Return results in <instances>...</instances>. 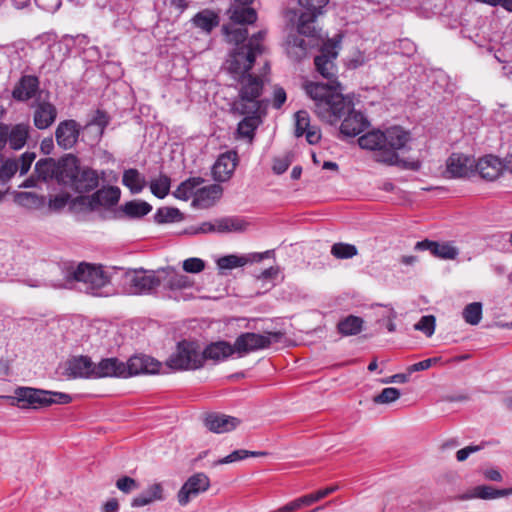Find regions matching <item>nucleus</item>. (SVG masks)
I'll use <instances>...</instances> for the list:
<instances>
[{"mask_svg":"<svg viewBox=\"0 0 512 512\" xmlns=\"http://www.w3.org/2000/svg\"><path fill=\"white\" fill-rule=\"evenodd\" d=\"M338 56V42L328 40L314 59L316 70L330 84L308 83L304 86L307 95L314 101V113L317 117L331 125L344 117L340 131L343 135L354 137L368 126L369 122L361 112L353 109L352 101L344 97L332 85L336 81L334 60Z\"/></svg>","mask_w":512,"mask_h":512,"instance_id":"nucleus-1","label":"nucleus"},{"mask_svg":"<svg viewBox=\"0 0 512 512\" xmlns=\"http://www.w3.org/2000/svg\"><path fill=\"white\" fill-rule=\"evenodd\" d=\"M409 140V132L394 126L384 132L370 131L358 139V144L362 149L373 151V159L378 163L418 171L421 168L420 161H407L398 155V151L403 149Z\"/></svg>","mask_w":512,"mask_h":512,"instance_id":"nucleus-2","label":"nucleus"},{"mask_svg":"<svg viewBox=\"0 0 512 512\" xmlns=\"http://www.w3.org/2000/svg\"><path fill=\"white\" fill-rule=\"evenodd\" d=\"M240 84L238 96L231 104L233 114H259L265 112L267 101L261 99L263 81L259 76L248 74L237 80Z\"/></svg>","mask_w":512,"mask_h":512,"instance_id":"nucleus-3","label":"nucleus"},{"mask_svg":"<svg viewBox=\"0 0 512 512\" xmlns=\"http://www.w3.org/2000/svg\"><path fill=\"white\" fill-rule=\"evenodd\" d=\"M10 399L12 400V405H16L22 409H37L52 404H68L72 401V397L69 394L32 387L16 388L14 396L10 397Z\"/></svg>","mask_w":512,"mask_h":512,"instance_id":"nucleus-4","label":"nucleus"},{"mask_svg":"<svg viewBox=\"0 0 512 512\" xmlns=\"http://www.w3.org/2000/svg\"><path fill=\"white\" fill-rule=\"evenodd\" d=\"M64 176L61 178V184L70 187L75 192L86 193L98 187L99 176L96 170L79 165L76 156L69 154L64 162Z\"/></svg>","mask_w":512,"mask_h":512,"instance_id":"nucleus-5","label":"nucleus"},{"mask_svg":"<svg viewBox=\"0 0 512 512\" xmlns=\"http://www.w3.org/2000/svg\"><path fill=\"white\" fill-rule=\"evenodd\" d=\"M67 281L81 282L86 293L99 295L98 291L109 283V276L102 266L79 263L76 267L70 266L67 269Z\"/></svg>","mask_w":512,"mask_h":512,"instance_id":"nucleus-6","label":"nucleus"},{"mask_svg":"<svg viewBox=\"0 0 512 512\" xmlns=\"http://www.w3.org/2000/svg\"><path fill=\"white\" fill-rule=\"evenodd\" d=\"M166 365L174 371L197 370L203 367V353L195 341H180L175 351L166 360Z\"/></svg>","mask_w":512,"mask_h":512,"instance_id":"nucleus-7","label":"nucleus"},{"mask_svg":"<svg viewBox=\"0 0 512 512\" xmlns=\"http://www.w3.org/2000/svg\"><path fill=\"white\" fill-rule=\"evenodd\" d=\"M283 335L280 331L266 332L265 334L245 332L236 338L234 349L236 354L242 357L251 352L270 347L273 342H279Z\"/></svg>","mask_w":512,"mask_h":512,"instance_id":"nucleus-8","label":"nucleus"},{"mask_svg":"<svg viewBox=\"0 0 512 512\" xmlns=\"http://www.w3.org/2000/svg\"><path fill=\"white\" fill-rule=\"evenodd\" d=\"M329 0H299L300 14L297 22V32L308 37L315 36V21L323 13Z\"/></svg>","mask_w":512,"mask_h":512,"instance_id":"nucleus-9","label":"nucleus"},{"mask_svg":"<svg viewBox=\"0 0 512 512\" xmlns=\"http://www.w3.org/2000/svg\"><path fill=\"white\" fill-rule=\"evenodd\" d=\"M258 55L245 45L236 47L226 62L227 70L235 80L247 76Z\"/></svg>","mask_w":512,"mask_h":512,"instance_id":"nucleus-10","label":"nucleus"},{"mask_svg":"<svg viewBox=\"0 0 512 512\" xmlns=\"http://www.w3.org/2000/svg\"><path fill=\"white\" fill-rule=\"evenodd\" d=\"M210 487L209 477L204 473H196L190 476L177 493L180 506H186L191 498L206 492Z\"/></svg>","mask_w":512,"mask_h":512,"instance_id":"nucleus-11","label":"nucleus"},{"mask_svg":"<svg viewBox=\"0 0 512 512\" xmlns=\"http://www.w3.org/2000/svg\"><path fill=\"white\" fill-rule=\"evenodd\" d=\"M161 363L147 355H134L124 362L125 378L136 376L139 374H155L158 373Z\"/></svg>","mask_w":512,"mask_h":512,"instance_id":"nucleus-12","label":"nucleus"},{"mask_svg":"<svg viewBox=\"0 0 512 512\" xmlns=\"http://www.w3.org/2000/svg\"><path fill=\"white\" fill-rule=\"evenodd\" d=\"M130 287L135 294H150L162 283L160 276L144 270L134 271L129 276Z\"/></svg>","mask_w":512,"mask_h":512,"instance_id":"nucleus-13","label":"nucleus"},{"mask_svg":"<svg viewBox=\"0 0 512 512\" xmlns=\"http://www.w3.org/2000/svg\"><path fill=\"white\" fill-rule=\"evenodd\" d=\"M475 160L462 153H452L446 161L450 178L469 177L474 172Z\"/></svg>","mask_w":512,"mask_h":512,"instance_id":"nucleus-14","label":"nucleus"},{"mask_svg":"<svg viewBox=\"0 0 512 512\" xmlns=\"http://www.w3.org/2000/svg\"><path fill=\"white\" fill-rule=\"evenodd\" d=\"M66 160L67 155L58 162L52 158L41 159L35 165V173L39 179L44 181L56 179L61 184V178L64 176V162Z\"/></svg>","mask_w":512,"mask_h":512,"instance_id":"nucleus-15","label":"nucleus"},{"mask_svg":"<svg viewBox=\"0 0 512 512\" xmlns=\"http://www.w3.org/2000/svg\"><path fill=\"white\" fill-rule=\"evenodd\" d=\"M79 133V125L75 120H64L55 131L57 144L65 150L71 149L76 144Z\"/></svg>","mask_w":512,"mask_h":512,"instance_id":"nucleus-16","label":"nucleus"},{"mask_svg":"<svg viewBox=\"0 0 512 512\" xmlns=\"http://www.w3.org/2000/svg\"><path fill=\"white\" fill-rule=\"evenodd\" d=\"M414 248L421 251L429 250L433 256L445 260H454L459 254L458 248L453 246L451 242L439 243L425 239L417 242Z\"/></svg>","mask_w":512,"mask_h":512,"instance_id":"nucleus-17","label":"nucleus"},{"mask_svg":"<svg viewBox=\"0 0 512 512\" xmlns=\"http://www.w3.org/2000/svg\"><path fill=\"white\" fill-rule=\"evenodd\" d=\"M240 423V419L221 413H210L204 418L205 427L209 431L217 434L230 432Z\"/></svg>","mask_w":512,"mask_h":512,"instance_id":"nucleus-18","label":"nucleus"},{"mask_svg":"<svg viewBox=\"0 0 512 512\" xmlns=\"http://www.w3.org/2000/svg\"><path fill=\"white\" fill-rule=\"evenodd\" d=\"M512 495V488L495 489L488 485H478L458 496V500L467 501L471 499L491 500Z\"/></svg>","mask_w":512,"mask_h":512,"instance_id":"nucleus-19","label":"nucleus"},{"mask_svg":"<svg viewBox=\"0 0 512 512\" xmlns=\"http://www.w3.org/2000/svg\"><path fill=\"white\" fill-rule=\"evenodd\" d=\"M57 118L56 107L48 101H39L34 105L33 123L37 129L50 127Z\"/></svg>","mask_w":512,"mask_h":512,"instance_id":"nucleus-20","label":"nucleus"},{"mask_svg":"<svg viewBox=\"0 0 512 512\" xmlns=\"http://www.w3.org/2000/svg\"><path fill=\"white\" fill-rule=\"evenodd\" d=\"M95 364L87 356L75 357L68 361L66 375L71 378H94Z\"/></svg>","mask_w":512,"mask_h":512,"instance_id":"nucleus-21","label":"nucleus"},{"mask_svg":"<svg viewBox=\"0 0 512 512\" xmlns=\"http://www.w3.org/2000/svg\"><path fill=\"white\" fill-rule=\"evenodd\" d=\"M223 189L219 184H211L196 190L192 205L206 209L215 204L222 196Z\"/></svg>","mask_w":512,"mask_h":512,"instance_id":"nucleus-22","label":"nucleus"},{"mask_svg":"<svg viewBox=\"0 0 512 512\" xmlns=\"http://www.w3.org/2000/svg\"><path fill=\"white\" fill-rule=\"evenodd\" d=\"M29 129V125L25 123L15 125L6 124L5 145L9 144V147L13 150L22 149L29 137Z\"/></svg>","mask_w":512,"mask_h":512,"instance_id":"nucleus-23","label":"nucleus"},{"mask_svg":"<svg viewBox=\"0 0 512 512\" xmlns=\"http://www.w3.org/2000/svg\"><path fill=\"white\" fill-rule=\"evenodd\" d=\"M482 179L487 181L496 180L503 171L502 161L495 156H485L474 166Z\"/></svg>","mask_w":512,"mask_h":512,"instance_id":"nucleus-24","label":"nucleus"},{"mask_svg":"<svg viewBox=\"0 0 512 512\" xmlns=\"http://www.w3.org/2000/svg\"><path fill=\"white\" fill-rule=\"evenodd\" d=\"M39 90V79L34 75L22 76L12 91V97L17 101H27L33 98Z\"/></svg>","mask_w":512,"mask_h":512,"instance_id":"nucleus-25","label":"nucleus"},{"mask_svg":"<svg viewBox=\"0 0 512 512\" xmlns=\"http://www.w3.org/2000/svg\"><path fill=\"white\" fill-rule=\"evenodd\" d=\"M107 377L125 378L124 362L112 357L102 359L98 364H95L94 378Z\"/></svg>","mask_w":512,"mask_h":512,"instance_id":"nucleus-26","label":"nucleus"},{"mask_svg":"<svg viewBox=\"0 0 512 512\" xmlns=\"http://www.w3.org/2000/svg\"><path fill=\"white\" fill-rule=\"evenodd\" d=\"M235 168L236 154H222L212 167L213 178L218 182H225L230 179Z\"/></svg>","mask_w":512,"mask_h":512,"instance_id":"nucleus-27","label":"nucleus"},{"mask_svg":"<svg viewBox=\"0 0 512 512\" xmlns=\"http://www.w3.org/2000/svg\"><path fill=\"white\" fill-rule=\"evenodd\" d=\"M239 4L232 5L228 14L230 20L234 24L245 25V24H253L257 20V13L255 9L248 7L254 0L249 3H244L240 0H236Z\"/></svg>","mask_w":512,"mask_h":512,"instance_id":"nucleus-28","label":"nucleus"},{"mask_svg":"<svg viewBox=\"0 0 512 512\" xmlns=\"http://www.w3.org/2000/svg\"><path fill=\"white\" fill-rule=\"evenodd\" d=\"M203 353V365L206 360H213L215 362L224 361L228 357L235 354L234 344L231 345L226 341L213 342L206 346Z\"/></svg>","mask_w":512,"mask_h":512,"instance_id":"nucleus-29","label":"nucleus"},{"mask_svg":"<svg viewBox=\"0 0 512 512\" xmlns=\"http://www.w3.org/2000/svg\"><path fill=\"white\" fill-rule=\"evenodd\" d=\"M164 286L171 291L181 290L192 286V281L188 276L177 272L174 268L167 267L160 271Z\"/></svg>","mask_w":512,"mask_h":512,"instance_id":"nucleus-30","label":"nucleus"},{"mask_svg":"<svg viewBox=\"0 0 512 512\" xmlns=\"http://www.w3.org/2000/svg\"><path fill=\"white\" fill-rule=\"evenodd\" d=\"M120 194L121 191L116 186L103 187L91 196L90 204L92 207H112L118 203Z\"/></svg>","mask_w":512,"mask_h":512,"instance_id":"nucleus-31","label":"nucleus"},{"mask_svg":"<svg viewBox=\"0 0 512 512\" xmlns=\"http://www.w3.org/2000/svg\"><path fill=\"white\" fill-rule=\"evenodd\" d=\"M302 34H289L285 48L287 55L294 61H300L306 57L309 44L301 37Z\"/></svg>","mask_w":512,"mask_h":512,"instance_id":"nucleus-32","label":"nucleus"},{"mask_svg":"<svg viewBox=\"0 0 512 512\" xmlns=\"http://www.w3.org/2000/svg\"><path fill=\"white\" fill-rule=\"evenodd\" d=\"M165 499L164 489L161 483H153L138 496L134 497L131 506L143 507L153 503L154 501H162Z\"/></svg>","mask_w":512,"mask_h":512,"instance_id":"nucleus-33","label":"nucleus"},{"mask_svg":"<svg viewBox=\"0 0 512 512\" xmlns=\"http://www.w3.org/2000/svg\"><path fill=\"white\" fill-rule=\"evenodd\" d=\"M192 24L205 33H210L219 25V15L210 9L199 11L193 18Z\"/></svg>","mask_w":512,"mask_h":512,"instance_id":"nucleus-34","label":"nucleus"},{"mask_svg":"<svg viewBox=\"0 0 512 512\" xmlns=\"http://www.w3.org/2000/svg\"><path fill=\"white\" fill-rule=\"evenodd\" d=\"M122 183L132 194L140 193L146 186L145 177L137 169L130 168L124 171Z\"/></svg>","mask_w":512,"mask_h":512,"instance_id":"nucleus-35","label":"nucleus"},{"mask_svg":"<svg viewBox=\"0 0 512 512\" xmlns=\"http://www.w3.org/2000/svg\"><path fill=\"white\" fill-rule=\"evenodd\" d=\"M262 114H265V112H260L259 114H242L245 117L238 124V134L241 137L252 139L255 130L261 123Z\"/></svg>","mask_w":512,"mask_h":512,"instance_id":"nucleus-36","label":"nucleus"},{"mask_svg":"<svg viewBox=\"0 0 512 512\" xmlns=\"http://www.w3.org/2000/svg\"><path fill=\"white\" fill-rule=\"evenodd\" d=\"M128 218H141L151 212L152 206L143 200H131L120 207Z\"/></svg>","mask_w":512,"mask_h":512,"instance_id":"nucleus-37","label":"nucleus"},{"mask_svg":"<svg viewBox=\"0 0 512 512\" xmlns=\"http://www.w3.org/2000/svg\"><path fill=\"white\" fill-rule=\"evenodd\" d=\"M364 321L361 317L349 315L337 324L338 332L343 336L359 334L363 329Z\"/></svg>","mask_w":512,"mask_h":512,"instance_id":"nucleus-38","label":"nucleus"},{"mask_svg":"<svg viewBox=\"0 0 512 512\" xmlns=\"http://www.w3.org/2000/svg\"><path fill=\"white\" fill-rule=\"evenodd\" d=\"M222 31L226 37V41L230 44H235L236 47L244 45L248 36L247 28L238 26V24H228L222 27Z\"/></svg>","mask_w":512,"mask_h":512,"instance_id":"nucleus-39","label":"nucleus"},{"mask_svg":"<svg viewBox=\"0 0 512 512\" xmlns=\"http://www.w3.org/2000/svg\"><path fill=\"white\" fill-rule=\"evenodd\" d=\"M204 182L201 177H191L183 181L173 192L175 198L180 200H188L191 196L195 197V189Z\"/></svg>","mask_w":512,"mask_h":512,"instance_id":"nucleus-40","label":"nucleus"},{"mask_svg":"<svg viewBox=\"0 0 512 512\" xmlns=\"http://www.w3.org/2000/svg\"><path fill=\"white\" fill-rule=\"evenodd\" d=\"M247 227V223L238 217H224L217 220V232H241Z\"/></svg>","mask_w":512,"mask_h":512,"instance_id":"nucleus-41","label":"nucleus"},{"mask_svg":"<svg viewBox=\"0 0 512 512\" xmlns=\"http://www.w3.org/2000/svg\"><path fill=\"white\" fill-rule=\"evenodd\" d=\"M182 219V213L174 207H161L154 215V221L158 224L178 222Z\"/></svg>","mask_w":512,"mask_h":512,"instance_id":"nucleus-42","label":"nucleus"},{"mask_svg":"<svg viewBox=\"0 0 512 512\" xmlns=\"http://www.w3.org/2000/svg\"><path fill=\"white\" fill-rule=\"evenodd\" d=\"M171 179L165 174H160L158 178L150 182V189L153 195L163 199L170 191Z\"/></svg>","mask_w":512,"mask_h":512,"instance_id":"nucleus-43","label":"nucleus"},{"mask_svg":"<svg viewBox=\"0 0 512 512\" xmlns=\"http://www.w3.org/2000/svg\"><path fill=\"white\" fill-rule=\"evenodd\" d=\"M248 262V259L245 256H238V255H226L223 257H220L217 260V266L220 270H231L237 267H242L246 265Z\"/></svg>","mask_w":512,"mask_h":512,"instance_id":"nucleus-44","label":"nucleus"},{"mask_svg":"<svg viewBox=\"0 0 512 512\" xmlns=\"http://www.w3.org/2000/svg\"><path fill=\"white\" fill-rule=\"evenodd\" d=\"M463 318L470 325H477L482 318V304L473 302L468 304L463 310Z\"/></svg>","mask_w":512,"mask_h":512,"instance_id":"nucleus-45","label":"nucleus"},{"mask_svg":"<svg viewBox=\"0 0 512 512\" xmlns=\"http://www.w3.org/2000/svg\"><path fill=\"white\" fill-rule=\"evenodd\" d=\"M331 254L337 259H349L356 256L358 250L355 245L340 242L331 247Z\"/></svg>","mask_w":512,"mask_h":512,"instance_id":"nucleus-46","label":"nucleus"},{"mask_svg":"<svg viewBox=\"0 0 512 512\" xmlns=\"http://www.w3.org/2000/svg\"><path fill=\"white\" fill-rule=\"evenodd\" d=\"M17 201L29 208H40L45 205L46 198L32 192H21L17 195Z\"/></svg>","mask_w":512,"mask_h":512,"instance_id":"nucleus-47","label":"nucleus"},{"mask_svg":"<svg viewBox=\"0 0 512 512\" xmlns=\"http://www.w3.org/2000/svg\"><path fill=\"white\" fill-rule=\"evenodd\" d=\"M401 392L394 387L384 388L381 393L374 396L373 402L376 404H389L399 399Z\"/></svg>","mask_w":512,"mask_h":512,"instance_id":"nucleus-48","label":"nucleus"},{"mask_svg":"<svg viewBox=\"0 0 512 512\" xmlns=\"http://www.w3.org/2000/svg\"><path fill=\"white\" fill-rule=\"evenodd\" d=\"M311 127L310 117L307 111L300 110L295 113V136L301 137Z\"/></svg>","mask_w":512,"mask_h":512,"instance_id":"nucleus-49","label":"nucleus"},{"mask_svg":"<svg viewBox=\"0 0 512 512\" xmlns=\"http://www.w3.org/2000/svg\"><path fill=\"white\" fill-rule=\"evenodd\" d=\"M436 319L433 315L422 316L421 319L414 325L415 330L423 332L427 337L433 335L435 331Z\"/></svg>","mask_w":512,"mask_h":512,"instance_id":"nucleus-50","label":"nucleus"},{"mask_svg":"<svg viewBox=\"0 0 512 512\" xmlns=\"http://www.w3.org/2000/svg\"><path fill=\"white\" fill-rule=\"evenodd\" d=\"M19 169L16 160L8 159L0 167V180L6 182L10 180Z\"/></svg>","mask_w":512,"mask_h":512,"instance_id":"nucleus-51","label":"nucleus"},{"mask_svg":"<svg viewBox=\"0 0 512 512\" xmlns=\"http://www.w3.org/2000/svg\"><path fill=\"white\" fill-rule=\"evenodd\" d=\"M266 36V31L261 30L256 34L252 35L249 39L248 43L245 46L254 52L256 55H261L263 53L264 47L262 45V41Z\"/></svg>","mask_w":512,"mask_h":512,"instance_id":"nucleus-52","label":"nucleus"},{"mask_svg":"<svg viewBox=\"0 0 512 512\" xmlns=\"http://www.w3.org/2000/svg\"><path fill=\"white\" fill-rule=\"evenodd\" d=\"M70 195L68 193H61L51 197L48 201V207L51 211H61L69 202Z\"/></svg>","mask_w":512,"mask_h":512,"instance_id":"nucleus-53","label":"nucleus"},{"mask_svg":"<svg viewBox=\"0 0 512 512\" xmlns=\"http://www.w3.org/2000/svg\"><path fill=\"white\" fill-rule=\"evenodd\" d=\"M247 457H248V450L239 449V450L233 451L226 457L215 461L213 465L217 466V465L229 464V463H233V462H237V461L246 459Z\"/></svg>","mask_w":512,"mask_h":512,"instance_id":"nucleus-54","label":"nucleus"},{"mask_svg":"<svg viewBox=\"0 0 512 512\" xmlns=\"http://www.w3.org/2000/svg\"><path fill=\"white\" fill-rule=\"evenodd\" d=\"M205 268V262L200 258H188L183 261V270L187 273H200Z\"/></svg>","mask_w":512,"mask_h":512,"instance_id":"nucleus-55","label":"nucleus"},{"mask_svg":"<svg viewBox=\"0 0 512 512\" xmlns=\"http://www.w3.org/2000/svg\"><path fill=\"white\" fill-rule=\"evenodd\" d=\"M116 487L123 493H130L137 489L139 484L137 481L129 476H123L116 481Z\"/></svg>","mask_w":512,"mask_h":512,"instance_id":"nucleus-56","label":"nucleus"},{"mask_svg":"<svg viewBox=\"0 0 512 512\" xmlns=\"http://www.w3.org/2000/svg\"><path fill=\"white\" fill-rule=\"evenodd\" d=\"M440 361H441L440 357L428 358V359H425L423 361H420V362H417L415 364L410 365L407 368V372H408V374H412L414 372L427 370L430 367H432L434 364H436V363H438Z\"/></svg>","mask_w":512,"mask_h":512,"instance_id":"nucleus-57","label":"nucleus"},{"mask_svg":"<svg viewBox=\"0 0 512 512\" xmlns=\"http://www.w3.org/2000/svg\"><path fill=\"white\" fill-rule=\"evenodd\" d=\"M35 158L36 154L34 152H25L21 155L20 159L17 161L19 164L18 170L20 171L21 175H24L29 171Z\"/></svg>","mask_w":512,"mask_h":512,"instance_id":"nucleus-58","label":"nucleus"},{"mask_svg":"<svg viewBox=\"0 0 512 512\" xmlns=\"http://www.w3.org/2000/svg\"><path fill=\"white\" fill-rule=\"evenodd\" d=\"M286 99H287V95H286L285 90L282 87L276 86L274 88V93H273V101H272L273 107L275 109H280L283 106V104L285 103Z\"/></svg>","mask_w":512,"mask_h":512,"instance_id":"nucleus-59","label":"nucleus"},{"mask_svg":"<svg viewBox=\"0 0 512 512\" xmlns=\"http://www.w3.org/2000/svg\"><path fill=\"white\" fill-rule=\"evenodd\" d=\"M290 164H291V160L289 159V157L284 156L282 158H277L274 160L272 169H273L274 173L280 175V174H283L288 169Z\"/></svg>","mask_w":512,"mask_h":512,"instance_id":"nucleus-60","label":"nucleus"},{"mask_svg":"<svg viewBox=\"0 0 512 512\" xmlns=\"http://www.w3.org/2000/svg\"><path fill=\"white\" fill-rule=\"evenodd\" d=\"M399 48L405 56H412L416 52V45L409 39L399 40Z\"/></svg>","mask_w":512,"mask_h":512,"instance_id":"nucleus-61","label":"nucleus"},{"mask_svg":"<svg viewBox=\"0 0 512 512\" xmlns=\"http://www.w3.org/2000/svg\"><path fill=\"white\" fill-rule=\"evenodd\" d=\"M480 449H481V446H478V445L467 446V447L462 448L457 451L456 458L458 461L462 462V461L466 460L471 453L477 452Z\"/></svg>","mask_w":512,"mask_h":512,"instance_id":"nucleus-62","label":"nucleus"},{"mask_svg":"<svg viewBox=\"0 0 512 512\" xmlns=\"http://www.w3.org/2000/svg\"><path fill=\"white\" fill-rule=\"evenodd\" d=\"M304 134L307 142L312 145L318 143L321 139L320 130L315 126H311Z\"/></svg>","mask_w":512,"mask_h":512,"instance_id":"nucleus-63","label":"nucleus"},{"mask_svg":"<svg viewBox=\"0 0 512 512\" xmlns=\"http://www.w3.org/2000/svg\"><path fill=\"white\" fill-rule=\"evenodd\" d=\"M92 123L99 126L102 132L104 128L109 124V117L105 112L97 110Z\"/></svg>","mask_w":512,"mask_h":512,"instance_id":"nucleus-64","label":"nucleus"}]
</instances>
